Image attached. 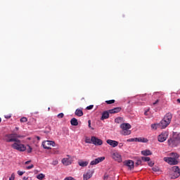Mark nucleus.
Listing matches in <instances>:
<instances>
[{"label":"nucleus","mask_w":180,"mask_h":180,"mask_svg":"<svg viewBox=\"0 0 180 180\" xmlns=\"http://www.w3.org/2000/svg\"><path fill=\"white\" fill-rule=\"evenodd\" d=\"M171 120H172V114L171 112H168L159 123L160 129H162L168 127V125L171 123Z\"/></svg>","instance_id":"obj_1"},{"label":"nucleus","mask_w":180,"mask_h":180,"mask_svg":"<svg viewBox=\"0 0 180 180\" xmlns=\"http://www.w3.org/2000/svg\"><path fill=\"white\" fill-rule=\"evenodd\" d=\"M171 157L172 158H164V161H165V162H167V164H169V165H178V161L176 160H178V158H179V155H178V153H170Z\"/></svg>","instance_id":"obj_2"},{"label":"nucleus","mask_w":180,"mask_h":180,"mask_svg":"<svg viewBox=\"0 0 180 180\" xmlns=\"http://www.w3.org/2000/svg\"><path fill=\"white\" fill-rule=\"evenodd\" d=\"M22 136L16 134V133H13V134H6L3 140L6 141V143H14L18 139H21Z\"/></svg>","instance_id":"obj_3"},{"label":"nucleus","mask_w":180,"mask_h":180,"mask_svg":"<svg viewBox=\"0 0 180 180\" xmlns=\"http://www.w3.org/2000/svg\"><path fill=\"white\" fill-rule=\"evenodd\" d=\"M11 147L12 148H13V150H17V151H26V146H25V145L22 143V141L19 140L18 138L11 145Z\"/></svg>","instance_id":"obj_4"},{"label":"nucleus","mask_w":180,"mask_h":180,"mask_svg":"<svg viewBox=\"0 0 180 180\" xmlns=\"http://www.w3.org/2000/svg\"><path fill=\"white\" fill-rule=\"evenodd\" d=\"M120 128L122 129L120 134L122 136H130V134H131V131L130 130V129H131V125L130 124L122 123L120 125Z\"/></svg>","instance_id":"obj_5"},{"label":"nucleus","mask_w":180,"mask_h":180,"mask_svg":"<svg viewBox=\"0 0 180 180\" xmlns=\"http://www.w3.org/2000/svg\"><path fill=\"white\" fill-rule=\"evenodd\" d=\"M168 146L170 147H177L180 144V136L178 135H174L172 137H170L168 141Z\"/></svg>","instance_id":"obj_6"},{"label":"nucleus","mask_w":180,"mask_h":180,"mask_svg":"<svg viewBox=\"0 0 180 180\" xmlns=\"http://www.w3.org/2000/svg\"><path fill=\"white\" fill-rule=\"evenodd\" d=\"M179 176H180L179 167L178 166L172 167L170 172L171 179H176V178H179Z\"/></svg>","instance_id":"obj_7"},{"label":"nucleus","mask_w":180,"mask_h":180,"mask_svg":"<svg viewBox=\"0 0 180 180\" xmlns=\"http://www.w3.org/2000/svg\"><path fill=\"white\" fill-rule=\"evenodd\" d=\"M51 146L52 147H54V146H56V142L53 141H45L42 142V146L45 150H51Z\"/></svg>","instance_id":"obj_8"},{"label":"nucleus","mask_w":180,"mask_h":180,"mask_svg":"<svg viewBox=\"0 0 180 180\" xmlns=\"http://www.w3.org/2000/svg\"><path fill=\"white\" fill-rule=\"evenodd\" d=\"M94 172H95V170H94V169L87 170V172L85 174H84V175H83V179L84 180L91 179V178H92V175H94Z\"/></svg>","instance_id":"obj_9"},{"label":"nucleus","mask_w":180,"mask_h":180,"mask_svg":"<svg viewBox=\"0 0 180 180\" xmlns=\"http://www.w3.org/2000/svg\"><path fill=\"white\" fill-rule=\"evenodd\" d=\"M167 139H168V132L167 131L162 132L158 136V139L160 143H164Z\"/></svg>","instance_id":"obj_10"},{"label":"nucleus","mask_w":180,"mask_h":180,"mask_svg":"<svg viewBox=\"0 0 180 180\" xmlns=\"http://www.w3.org/2000/svg\"><path fill=\"white\" fill-rule=\"evenodd\" d=\"M91 143L94 144V146H102V144H103V141L96 136H91Z\"/></svg>","instance_id":"obj_11"},{"label":"nucleus","mask_w":180,"mask_h":180,"mask_svg":"<svg viewBox=\"0 0 180 180\" xmlns=\"http://www.w3.org/2000/svg\"><path fill=\"white\" fill-rule=\"evenodd\" d=\"M124 165L128 167L129 169H134V162H133V160H128L124 161Z\"/></svg>","instance_id":"obj_12"},{"label":"nucleus","mask_w":180,"mask_h":180,"mask_svg":"<svg viewBox=\"0 0 180 180\" xmlns=\"http://www.w3.org/2000/svg\"><path fill=\"white\" fill-rule=\"evenodd\" d=\"M111 157L115 161H117V162H122V156L118 153H114L111 155Z\"/></svg>","instance_id":"obj_13"},{"label":"nucleus","mask_w":180,"mask_h":180,"mask_svg":"<svg viewBox=\"0 0 180 180\" xmlns=\"http://www.w3.org/2000/svg\"><path fill=\"white\" fill-rule=\"evenodd\" d=\"M103 160H105V157L97 158L94 160H92L90 162V165H96L99 164V162H102V161H103Z\"/></svg>","instance_id":"obj_14"},{"label":"nucleus","mask_w":180,"mask_h":180,"mask_svg":"<svg viewBox=\"0 0 180 180\" xmlns=\"http://www.w3.org/2000/svg\"><path fill=\"white\" fill-rule=\"evenodd\" d=\"M107 144H109V146H111V147H117L119 146V142L117 141H113L112 139H108L106 141Z\"/></svg>","instance_id":"obj_15"},{"label":"nucleus","mask_w":180,"mask_h":180,"mask_svg":"<svg viewBox=\"0 0 180 180\" xmlns=\"http://www.w3.org/2000/svg\"><path fill=\"white\" fill-rule=\"evenodd\" d=\"M68 158H65L62 160V164H63V165H65L66 167L68 165H71V160H70V158H71V156L70 155H67Z\"/></svg>","instance_id":"obj_16"},{"label":"nucleus","mask_w":180,"mask_h":180,"mask_svg":"<svg viewBox=\"0 0 180 180\" xmlns=\"http://www.w3.org/2000/svg\"><path fill=\"white\" fill-rule=\"evenodd\" d=\"M120 110H122V108L117 107V108H112L111 110H109V113H110V114L119 113V112H120Z\"/></svg>","instance_id":"obj_17"},{"label":"nucleus","mask_w":180,"mask_h":180,"mask_svg":"<svg viewBox=\"0 0 180 180\" xmlns=\"http://www.w3.org/2000/svg\"><path fill=\"white\" fill-rule=\"evenodd\" d=\"M88 164H89V162L88 161H84V160L78 161V165H79V167H88Z\"/></svg>","instance_id":"obj_18"},{"label":"nucleus","mask_w":180,"mask_h":180,"mask_svg":"<svg viewBox=\"0 0 180 180\" xmlns=\"http://www.w3.org/2000/svg\"><path fill=\"white\" fill-rule=\"evenodd\" d=\"M109 110L108 111H104L102 114V117L101 118V120H105L106 119H109Z\"/></svg>","instance_id":"obj_19"},{"label":"nucleus","mask_w":180,"mask_h":180,"mask_svg":"<svg viewBox=\"0 0 180 180\" xmlns=\"http://www.w3.org/2000/svg\"><path fill=\"white\" fill-rule=\"evenodd\" d=\"M75 114L79 117H81V116H84V112H82V110L81 109H77L75 112Z\"/></svg>","instance_id":"obj_20"},{"label":"nucleus","mask_w":180,"mask_h":180,"mask_svg":"<svg viewBox=\"0 0 180 180\" xmlns=\"http://www.w3.org/2000/svg\"><path fill=\"white\" fill-rule=\"evenodd\" d=\"M135 141L138 143H147L148 141V139L145 138H136Z\"/></svg>","instance_id":"obj_21"},{"label":"nucleus","mask_w":180,"mask_h":180,"mask_svg":"<svg viewBox=\"0 0 180 180\" xmlns=\"http://www.w3.org/2000/svg\"><path fill=\"white\" fill-rule=\"evenodd\" d=\"M115 123H117V124L124 123V120L122 117H118L115 118Z\"/></svg>","instance_id":"obj_22"},{"label":"nucleus","mask_w":180,"mask_h":180,"mask_svg":"<svg viewBox=\"0 0 180 180\" xmlns=\"http://www.w3.org/2000/svg\"><path fill=\"white\" fill-rule=\"evenodd\" d=\"M70 124H72V126H78V120H77V118H72L70 120Z\"/></svg>","instance_id":"obj_23"},{"label":"nucleus","mask_w":180,"mask_h":180,"mask_svg":"<svg viewBox=\"0 0 180 180\" xmlns=\"http://www.w3.org/2000/svg\"><path fill=\"white\" fill-rule=\"evenodd\" d=\"M142 155H151L153 153H151L149 150H142L141 151Z\"/></svg>","instance_id":"obj_24"},{"label":"nucleus","mask_w":180,"mask_h":180,"mask_svg":"<svg viewBox=\"0 0 180 180\" xmlns=\"http://www.w3.org/2000/svg\"><path fill=\"white\" fill-rule=\"evenodd\" d=\"M85 143H86V144H91V143H92V138L90 139L89 137L86 136V137H85Z\"/></svg>","instance_id":"obj_25"},{"label":"nucleus","mask_w":180,"mask_h":180,"mask_svg":"<svg viewBox=\"0 0 180 180\" xmlns=\"http://www.w3.org/2000/svg\"><path fill=\"white\" fill-rule=\"evenodd\" d=\"M151 127H152V129H153L154 130H157V129H160L159 123H158V124H153L151 125Z\"/></svg>","instance_id":"obj_26"},{"label":"nucleus","mask_w":180,"mask_h":180,"mask_svg":"<svg viewBox=\"0 0 180 180\" xmlns=\"http://www.w3.org/2000/svg\"><path fill=\"white\" fill-rule=\"evenodd\" d=\"M44 176H46L44 174H39L37 176V179L42 180Z\"/></svg>","instance_id":"obj_27"},{"label":"nucleus","mask_w":180,"mask_h":180,"mask_svg":"<svg viewBox=\"0 0 180 180\" xmlns=\"http://www.w3.org/2000/svg\"><path fill=\"white\" fill-rule=\"evenodd\" d=\"M152 169L154 172H160V167L157 166L153 167Z\"/></svg>","instance_id":"obj_28"},{"label":"nucleus","mask_w":180,"mask_h":180,"mask_svg":"<svg viewBox=\"0 0 180 180\" xmlns=\"http://www.w3.org/2000/svg\"><path fill=\"white\" fill-rule=\"evenodd\" d=\"M107 105H112V103H115V100H109L105 101Z\"/></svg>","instance_id":"obj_29"},{"label":"nucleus","mask_w":180,"mask_h":180,"mask_svg":"<svg viewBox=\"0 0 180 180\" xmlns=\"http://www.w3.org/2000/svg\"><path fill=\"white\" fill-rule=\"evenodd\" d=\"M141 160H142V161L148 162V161H150V158L149 157H142Z\"/></svg>","instance_id":"obj_30"},{"label":"nucleus","mask_w":180,"mask_h":180,"mask_svg":"<svg viewBox=\"0 0 180 180\" xmlns=\"http://www.w3.org/2000/svg\"><path fill=\"white\" fill-rule=\"evenodd\" d=\"M20 122H21V123H26V122H27V118L23 117H22V118L20 119Z\"/></svg>","instance_id":"obj_31"},{"label":"nucleus","mask_w":180,"mask_h":180,"mask_svg":"<svg viewBox=\"0 0 180 180\" xmlns=\"http://www.w3.org/2000/svg\"><path fill=\"white\" fill-rule=\"evenodd\" d=\"M139 165H141V160H138L135 163L136 167H139Z\"/></svg>","instance_id":"obj_32"},{"label":"nucleus","mask_w":180,"mask_h":180,"mask_svg":"<svg viewBox=\"0 0 180 180\" xmlns=\"http://www.w3.org/2000/svg\"><path fill=\"white\" fill-rule=\"evenodd\" d=\"M58 119H63L64 117V113L60 112L58 115Z\"/></svg>","instance_id":"obj_33"},{"label":"nucleus","mask_w":180,"mask_h":180,"mask_svg":"<svg viewBox=\"0 0 180 180\" xmlns=\"http://www.w3.org/2000/svg\"><path fill=\"white\" fill-rule=\"evenodd\" d=\"M86 109H87V110H91V109H94V105L87 106Z\"/></svg>","instance_id":"obj_34"},{"label":"nucleus","mask_w":180,"mask_h":180,"mask_svg":"<svg viewBox=\"0 0 180 180\" xmlns=\"http://www.w3.org/2000/svg\"><path fill=\"white\" fill-rule=\"evenodd\" d=\"M17 174L20 176H22V175H23V174H25V172H22V171H18Z\"/></svg>","instance_id":"obj_35"},{"label":"nucleus","mask_w":180,"mask_h":180,"mask_svg":"<svg viewBox=\"0 0 180 180\" xmlns=\"http://www.w3.org/2000/svg\"><path fill=\"white\" fill-rule=\"evenodd\" d=\"M9 180H15V173H13L9 178Z\"/></svg>","instance_id":"obj_36"},{"label":"nucleus","mask_w":180,"mask_h":180,"mask_svg":"<svg viewBox=\"0 0 180 180\" xmlns=\"http://www.w3.org/2000/svg\"><path fill=\"white\" fill-rule=\"evenodd\" d=\"M127 141H129V142L136 141V138H134V139H127Z\"/></svg>","instance_id":"obj_37"},{"label":"nucleus","mask_w":180,"mask_h":180,"mask_svg":"<svg viewBox=\"0 0 180 180\" xmlns=\"http://www.w3.org/2000/svg\"><path fill=\"white\" fill-rule=\"evenodd\" d=\"M146 96V94L141 96H140V101H146V98H144V96Z\"/></svg>","instance_id":"obj_38"},{"label":"nucleus","mask_w":180,"mask_h":180,"mask_svg":"<svg viewBox=\"0 0 180 180\" xmlns=\"http://www.w3.org/2000/svg\"><path fill=\"white\" fill-rule=\"evenodd\" d=\"M32 147H30V146H28V149H27V153H32Z\"/></svg>","instance_id":"obj_39"},{"label":"nucleus","mask_w":180,"mask_h":180,"mask_svg":"<svg viewBox=\"0 0 180 180\" xmlns=\"http://www.w3.org/2000/svg\"><path fill=\"white\" fill-rule=\"evenodd\" d=\"M34 165H31L27 167V169H32V168H34Z\"/></svg>","instance_id":"obj_40"},{"label":"nucleus","mask_w":180,"mask_h":180,"mask_svg":"<svg viewBox=\"0 0 180 180\" xmlns=\"http://www.w3.org/2000/svg\"><path fill=\"white\" fill-rule=\"evenodd\" d=\"M123 146H124V143H119L118 147H119V148H122V147H123Z\"/></svg>","instance_id":"obj_41"},{"label":"nucleus","mask_w":180,"mask_h":180,"mask_svg":"<svg viewBox=\"0 0 180 180\" xmlns=\"http://www.w3.org/2000/svg\"><path fill=\"white\" fill-rule=\"evenodd\" d=\"M52 164H53V165H57V164H58V161L55 160V161L53 162Z\"/></svg>","instance_id":"obj_42"},{"label":"nucleus","mask_w":180,"mask_h":180,"mask_svg":"<svg viewBox=\"0 0 180 180\" xmlns=\"http://www.w3.org/2000/svg\"><path fill=\"white\" fill-rule=\"evenodd\" d=\"M148 165H149V167H153V165H154V162H148Z\"/></svg>","instance_id":"obj_43"},{"label":"nucleus","mask_w":180,"mask_h":180,"mask_svg":"<svg viewBox=\"0 0 180 180\" xmlns=\"http://www.w3.org/2000/svg\"><path fill=\"white\" fill-rule=\"evenodd\" d=\"M108 178H109V176H108V174H105L104 177H103V179L106 180V179H108Z\"/></svg>","instance_id":"obj_44"},{"label":"nucleus","mask_w":180,"mask_h":180,"mask_svg":"<svg viewBox=\"0 0 180 180\" xmlns=\"http://www.w3.org/2000/svg\"><path fill=\"white\" fill-rule=\"evenodd\" d=\"M160 102V100H156L155 102L153 103V105H157Z\"/></svg>","instance_id":"obj_45"},{"label":"nucleus","mask_w":180,"mask_h":180,"mask_svg":"<svg viewBox=\"0 0 180 180\" xmlns=\"http://www.w3.org/2000/svg\"><path fill=\"white\" fill-rule=\"evenodd\" d=\"M4 117L6 119H11V115H5Z\"/></svg>","instance_id":"obj_46"},{"label":"nucleus","mask_w":180,"mask_h":180,"mask_svg":"<svg viewBox=\"0 0 180 180\" xmlns=\"http://www.w3.org/2000/svg\"><path fill=\"white\" fill-rule=\"evenodd\" d=\"M18 130H19V127H16L13 130V133H15V131H18Z\"/></svg>","instance_id":"obj_47"},{"label":"nucleus","mask_w":180,"mask_h":180,"mask_svg":"<svg viewBox=\"0 0 180 180\" xmlns=\"http://www.w3.org/2000/svg\"><path fill=\"white\" fill-rule=\"evenodd\" d=\"M88 123H89V129H91V120L88 121Z\"/></svg>","instance_id":"obj_48"},{"label":"nucleus","mask_w":180,"mask_h":180,"mask_svg":"<svg viewBox=\"0 0 180 180\" xmlns=\"http://www.w3.org/2000/svg\"><path fill=\"white\" fill-rule=\"evenodd\" d=\"M31 162H32L31 160H28L25 162V165H27V164H30Z\"/></svg>","instance_id":"obj_49"},{"label":"nucleus","mask_w":180,"mask_h":180,"mask_svg":"<svg viewBox=\"0 0 180 180\" xmlns=\"http://www.w3.org/2000/svg\"><path fill=\"white\" fill-rule=\"evenodd\" d=\"M27 179H29V177L24 176V177L22 178V180H27Z\"/></svg>","instance_id":"obj_50"},{"label":"nucleus","mask_w":180,"mask_h":180,"mask_svg":"<svg viewBox=\"0 0 180 180\" xmlns=\"http://www.w3.org/2000/svg\"><path fill=\"white\" fill-rule=\"evenodd\" d=\"M176 102H177L178 103H180V98L176 100Z\"/></svg>","instance_id":"obj_51"},{"label":"nucleus","mask_w":180,"mask_h":180,"mask_svg":"<svg viewBox=\"0 0 180 180\" xmlns=\"http://www.w3.org/2000/svg\"><path fill=\"white\" fill-rule=\"evenodd\" d=\"M37 139H38V140H40V137L37 136Z\"/></svg>","instance_id":"obj_52"},{"label":"nucleus","mask_w":180,"mask_h":180,"mask_svg":"<svg viewBox=\"0 0 180 180\" xmlns=\"http://www.w3.org/2000/svg\"><path fill=\"white\" fill-rule=\"evenodd\" d=\"M2 122V119L0 117V122Z\"/></svg>","instance_id":"obj_53"},{"label":"nucleus","mask_w":180,"mask_h":180,"mask_svg":"<svg viewBox=\"0 0 180 180\" xmlns=\"http://www.w3.org/2000/svg\"><path fill=\"white\" fill-rule=\"evenodd\" d=\"M145 115H147V112H145Z\"/></svg>","instance_id":"obj_54"},{"label":"nucleus","mask_w":180,"mask_h":180,"mask_svg":"<svg viewBox=\"0 0 180 180\" xmlns=\"http://www.w3.org/2000/svg\"><path fill=\"white\" fill-rule=\"evenodd\" d=\"M48 109H49V110H50V108H49Z\"/></svg>","instance_id":"obj_55"}]
</instances>
